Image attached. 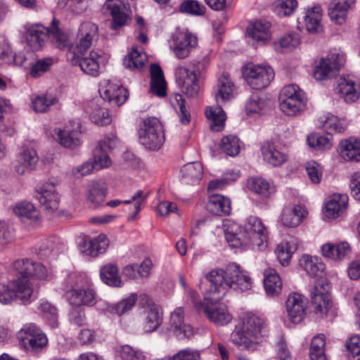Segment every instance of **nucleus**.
<instances>
[{
  "instance_id": "1",
  "label": "nucleus",
  "mask_w": 360,
  "mask_h": 360,
  "mask_svg": "<svg viewBox=\"0 0 360 360\" xmlns=\"http://www.w3.org/2000/svg\"><path fill=\"white\" fill-rule=\"evenodd\" d=\"M210 283V290L206 292L205 299L209 304L204 307L207 319L215 324L223 326L229 323L232 316L221 300L230 288L248 290L252 287V279L241 270L239 265L233 263L225 269H214L205 276Z\"/></svg>"
},
{
  "instance_id": "2",
  "label": "nucleus",
  "mask_w": 360,
  "mask_h": 360,
  "mask_svg": "<svg viewBox=\"0 0 360 360\" xmlns=\"http://www.w3.org/2000/svg\"><path fill=\"white\" fill-rule=\"evenodd\" d=\"M58 21L55 18L51 26L46 27L41 23L26 22L22 25L20 32L25 38L27 45L34 51L41 50L48 39L58 49L68 45V37L58 27Z\"/></svg>"
},
{
  "instance_id": "3",
  "label": "nucleus",
  "mask_w": 360,
  "mask_h": 360,
  "mask_svg": "<svg viewBox=\"0 0 360 360\" xmlns=\"http://www.w3.org/2000/svg\"><path fill=\"white\" fill-rule=\"evenodd\" d=\"M63 290L71 305L92 307L97 302V294L92 282L84 274H70L63 281Z\"/></svg>"
},
{
  "instance_id": "4",
  "label": "nucleus",
  "mask_w": 360,
  "mask_h": 360,
  "mask_svg": "<svg viewBox=\"0 0 360 360\" xmlns=\"http://www.w3.org/2000/svg\"><path fill=\"white\" fill-rule=\"evenodd\" d=\"M266 321L260 316L252 313H246L240 319L231 335V342L238 347L248 348L249 346L264 335Z\"/></svg>"
},
{
  "instance_id": "5",
  "label": "nucleus",
  "mask_w": 360,
  "mask_h": 360,
  "mask_svg": "<svg viewBox=\"0 0 360 360\" xmlns=\"http://www.w3.org/2000/svg\"><path fill=\"white\" fill-rule=\"evenodd\" d=\"M68 59L72 65L79 66L84 73L97 77L107 63L108 56L99 49L92 50L88 54L86 52L76 53V51H68Z\"/></svg>"
},
{
  "instance_id": "6",
  "label": "nucleus",
  "mask_w": 360,
  "mask_h": 360,
  "mask_svg": "<svg viewBox=\"0 0 360 360\" xmlns=\"http://www.w3.org/2000/svg\"><path fill=\"white\" fill-rule=\"evenodd\" d=\"M176 82L181 91L189 98L198 95L200 86L194 64L179 65L175 70Z\"/></svg>"
},
{
  "instance_id": "7",
  "label": "nucleus",
  "mask_w": 360,
  "mask_h": 360,
  "mask_svg": "<svg viewBox=\"0 0 360 360\" xmlns=\"http://www.w3.org/2000/svg\"><path fill=\"white\" fill-rule=\"evenodd\" d=\"M243 75L249 86L259 90L269 85L274 71L270 66L249 63L243 68Z\"/></svg>"
},
{
  "instance_id": "8",
  "label": "nucleus",
  "mask_w": 360,
  "mask_h": 360,
  "mask_svg": "<svg viewBox=\"0 0 360 360\" xmlns=\"http://www.w3.org/2000/svg\"><path fill=\"white\" fill-rule=\"evenodd\" d=\"M52 136L60 146L75 149L82 143L81 124L77 120H70L63 127L55 128Z\"/></svg>"
},
{
  "instance_id": "9",
  "label": "nucleus",
  "mask_w": 360,
  "mask_h": 360,
  "mask_svg": "<svg viewBox=\"0 0 360 360\" xmlns=\"http://www.w3.org/2000/svg\"><path fill=\"white\" fill-rule=\"evenodd\" d=\"M22 346L27 351L39 352L48 343L46 335L34 323L25 324L18 333Z\"/></svg>"
},
{
  "instance_id": "10",
  "label": "nucleus",
  "mask_w": 360,
  "mask_h": 360,
  "mask_svg": "<svg viewBox=\"0 0 360 360\" xmlns=\"http://www.w3.org/2000/svg\"><path fill=\"white\" fill-rule=\"evenodd\" d=\"M330 289V283L326 277L320 276L316 280L310 292V297L316 313L326 314L331 307Z\"/></svg>"
},
{
  "instance_id": "11",
  "label": "nucleus",
  "mask_w": 360,
  "mask_h": 360,
  "mask_svg": "<svg viewBox=\"0 0 360 360\" xmlns=\"http://www.w3.org/2000/svg\"><path fill=\"white\" fill-rule=\"evenodd\" d=\"M98 39L97 25L90 21L82 22L78 27L75 44L69 51H76V53L86 52Z\"/></svg>"
},
{
  "instance_id": "12",
  "label": "nucleus",
  "mask_w": 360,
  "mask_h": 360,
  "mask_svg": "<svg viewBox=\"0 0 360 360\" xmlns=\"http://www.w3.org/2000/svg\"><path fill=\"white\" fill-rule=\"evenodd\" d=\"M60 184L58 179H49L36 188L35 198L45 210L55 211L58 208L60 195L56 186Z\"/></svg>"
},
{
  "instance_id": "13",
  "label": "nucleus",
  "mask_w": 360,
  "mask_h": 360,
  "mask_svg": "<svg viewBox=\"0 0 360 360\" xmlns=\"http://www.w3.org/2000/svg\"><path fill=\"white\" fill-rule=\"evenodd\" d=\"M99 94L111 105L120 106L129 98V92L120 82L115 80L103 79L100 83Z\"/></svg>"
},
{
  "instance_id": "14",
  "label": "nucleus",
  "mask_w": 360,
  "mask_h": 360,
  "mask_svg": "<svg viewBox=\"0 0 360 360\" xmlns=\"http://www.w3.org/2000/svg\"><path fill=\"white\" fill-rule=\"evenodd\" d=\"M39 160L37 152L34 148L22 147L12 163L13 169L18 175H25L35 169Z\"/></svg>"
},
{
  "instance_id": "15",
  "label": "nucleus",
  "mask_w": 360,
  "mask_h": 360,
  "mask_svg": "<svg viewBox=\"0 0 360 360\" xmlns=\"http://www.w3.org/2000/svg\"><path fill=\"white\" fill-rule=\"evenodd\" d=\"M345 61L344 55L330 53L328 57L321 59L316 65L314 72V78L319 81L328 79L335 75Z\"/></svg>"
},
{
  "instance_id": "16",
  "label": "nucleus",
  "mask_w": 360,
  "mask_h": 360,
  "mask_svg": "<svg viewBox=\"0 0 360 360\" xmlns=\"http://www.w3.org/2000/svg\"><path fill=\"white\" fill-rule=\"evenodd\" d=\"M174 45H171L175 56L184 59L189 56L191 52L198 46V38L188 31H177L172 38Z\"/></svg>"
},
{
  "instance_id": "17",
  "label": "nucleus",
  "mask_w": 360,
  "mask_h": 360,
  "mask_svg": "<svg viewBox=\"0 0 360 360\" xmlns=\"http://www.w3.org/2000/svg\"><path fill=\"white\" fill-rule=\"evenodd\" d=\"M270 27V22L264 20H257L250 24L246 29L248 44L255 49L267 44L271 36Z\"/></svg>"
},
{
  "instance_id": "18",
  "label": "nucleus",
  "mask_w": 360,
  "mask_h": 360,
  "mask_svg": "<svg viewBox=\"0 0 360 360\" xmlns=\"http://www.w3.org/2000/svg\"><path fill=\"white\" fill-rule=\"evenodd\" d=\"M140 304L143 309L142 327L146 333H151L158 328V307L155 302L146 294L141 295Z\"/></svg>"
},
{
  "instance_id": "19",
  "label": "nucleus",
  "mask_w": 360,
  "mask_h": 360,
  "mask_svg": "<svg viewBox=\"0 0 360 360\" xmlns=\"http://www.w3.org/2000/svg\"><path fill=\"white\" fill-rule=\"evenodd\" d=\"M109 246V240L104 233L96 237H84L79 243L80 250L86 255L97 257L104 253Z\"/></svg>"
},
{
  "instance_id": "20",
  "label": "nucleus",
  "mask_w": 360,
  "mask_h": 360,
  "mask_svg": "<svg viewBox=\"0 0 360 360\" xmlns=\"http://www.w3.org/2000/svg\"><path fill=\"white\" fill-rule=\"evenodd\" d=\"M244 227L250 233L253 238V245L257 246L259 250H263L267 246V231L260 219L249 217Z\"/></svg>"
},
{
  "instance_id": "21",
  "label": "nucleus",
  "mask_w": 360,
  "mask_h": 360,
  "mask_svg": "<svg viewBox=\"0 0 360 360\" xmlns=\"http://www.w3.org/2000/svg\"><path fill=\"white\" fill-rule=\"evenodd\" d=\"M108 187L105 182L92 181L86 188L85 196L89 205L94 208L101 207L105 201Z\"/></svg>"
},
{
  "instance_id": "22",
  "label": "nucleus",
  "mask_w": 360,
  "mask_h": 360,
  "mask_svg": "<svg viewBox=\"0 0 360 360\" xmlns=\"http://www.w3.org/2000/svg\"><path fill=\"white\" fill-rule=\"evenodd\" d=\"M157 126L158 119L155 117H149L143 120V126L139 131L140 143L150 150L156 148Z\"/></svg>"
},
{
  "instance_id": "23",
  "label": "nucleus",
  "mask_w": 360,
  "mask_h": 360,
  "mask_svg": "<svg viewBox=\"0 0 360 360\" xmlns=\"http://www.w3.org/2000/svg\"><path fill=\"white\" fill-rule=\"evenodd\" d=\"M286 311L292 323H298L305 316V302L299 293L290 294L285 302Z\"/></svg>"
},
{
  "instance_id": "24",
  "label": "nucleus",
  "mask_w": 360,
  "mask_h": 360,
  "mask_svg": "<svg viewBox=\"0 0 360 360\" xmlns=\"http://www.w3.org/2000/svg\"><path fill=\"white\" fill-rule=\"evenodd\" d=\"M261 151L264 160L274 167L281 166L288 160V155L270 141H264L262 143Z\"/></svg>"
},
{
  "instance_id": "25",
  "label": "nucleus",
  "mask_w": 360,
  "mask_h": 360,
  "mask_svg": "<svg viewBox=\"0 0 360 360\" xmlns=\"http://www.w3.org/2000/svg\"><path fill=\"white\" fill-rule=\"evenodd\" d=\"M356 0H331L328 6V15L337 24L345 22L347 12L355 4Z\"/></svg>"
},
{
  "instance_id": "26",
  "label": "nucleus",
  "mask_w": 360,
  "mask_h": 360,
  "mask_svg": "<svg viewBox=\"0 0 360 360\" xmlns=\"http://www.w3.org/2000/svg\"><path fill=\"white\" fill-rule=\"evenodd\" d=\"M105 7L110 11L112 17L111 28L116 30L126 25L129 15L124 12L127 6L122 0H107Z\"/></svg>"
},
{
  "instance_id": "27",
  "label": "nucleus",
  "mask_w": 360,
  "mask_h": 360,
  "mask_svg": "<svg viewBox=\"0 0 360 360\" xmlns=\"http://www.w3.org/2000/svg\"><path fill=\"white\" fill-rule=\"evenodd\" d=\"M13 213L23 223H37L40 219V212L37 207L29 201H20L13 207Z\"/></svg>"
},
{
  "instance_id": "28",
  "label": "nucleus",
  "mask_w": 360,
  "mask_h": 360,
  "mask_svg": "<svg viewBox=\"0 0 360 360\" xmlns=\"http://www.w3.org/2000/svg\"><path fill=\"white\" fill-rule=\"evenodd\" d=\"M338 89L346 102H355L359 98L360 86L349 75L340 78Z\"/></svg>"
},
{
  "instance_id": "29",
  "label": "nucleus",
  "mask_w": 360,
  "mask_h": 360,
  "mask_svg": "<svg viewBox=\"0 0 360 360\" xmlns=\"http://www.w3.org/2000/svg\"><path fill=\"white\" fill-rule=\"evenodd\" d=\"M138 300L136 293H131L128 297L121 300L116 304L103 302V310L106 313L121 316L130 311L135 306Z\"/></svg>"
},
{
  "instance_id": "30",
  "label": "nucleus",
  "mask_w": 360,
  "mask_h": 360,
  "mask_svg": "<svg viewBox=\"0 0 360 360\" xmlns=\"http://www.w3.org/2000/svg\"><path fill=\"white\" fill-rule=\"evenodd\" d=\"M11 287L13 288L14 300H18L25 304L32 302L33 288L27 278L12 280Z\"/></svg>"
},
{
  "instance_id": "31",
  "label": "nucleus",
  "mask_w": 360,
  "mask_h": 360,
  "mask_svg": "<svg viewBox=\"0 0 360 360\" xmlns=\"http://www.w3.org/2000/svg\"><path fill=\"white\" fill-rule=\"evenodd\" d=\"M206 207L210 213L217 216L229 215L231 211L230 200L218 194L210 196Z\"/></svg>"
},
{
  "instance_id": "32",
  "label": "nucleus",
  "mask_w": 360,
  "mask_h": 360,
  "mask_svg": "<svg viewBox=\"0 0 360 360\" xmlns=\"http://www.w3.org/2000/svg\"><path fill=\"white\" fill-rule=\"evenodd\" d=\"M306 214L305 210L299 205L293 207H286L282 211L281 221L284 226L295 227L300 224Z\"/></svg>"
},
{
  "instance_id": "33",
  "label": "nucleus",
  "mask_w": 360,
  "mask_h": 360,
  "mask_svg": "<svg viewBox=\"0 0 360 360\" xmlns=\"http://www.w3.org/2000/svg\"><path fill=\"white\" fill-rule=\"evenodd\" d=\"M182 182L187 185L198 184L203 175L202 165L200 162H189L181 169Z\"/></svg>"
},
{
  "instance_id": "34",
  "label": "nucleus",
  "mask_w": 360,
  "mask_h": 360,
  "mask_svg": "<svg viewBox=\"0 0 360 360\" xmlns=\"http://www.w3.org/2000/svg\"><path fill=\"white\" fill-rule=\"evenodd\" d=\"M146 197L143 195L142 191H139L130 200H111L106 203V205L110 207H116L122 204H131L132 213L129 215L128 220L129 221H134L141 210V206L145 202Z\"/></svg>"
},
{
  "instance_id": "35",
  "label": "nucleus",
  "mask_w": 360,
  "mask_h": 360,
  "mask_svg": "<svg viewBox=\"0 0 360 360\" xmlns=\"http://www.w3.org/2000/svg\"><path fill=\"white\" fill-rule=\"evenodd\" d=\"M100 276L101 281L109 286L121 288L124 285V281L119 275L118 268L115 264L109 263L101 266Z\"/></svg>"
},
{
  "instance_id": "36",
  "label": "nucleus",
  "mask_w": 360,
  "mask_h": 360,
  "mask_svg": "<svg viewBox=\"0 0 360 360\" xmlns=\"http://www.w3.org/2000/svg\"><path fill=\"white\" fill-rule=\"evenodd\" d=\"M226 238L233 248L253 245V238L244 226H239L236 232L226 233Z\"/></svg>"
},
{
  "instance_id": "37",
  "label": "nucleus",
  "mask_w": 360,
  "mask_h": 360,
  "mask_svg": "<svg viewBox=\"0 0 360 360\" xmlns=\"http://www.w3.org/2000/svg\"><path fill=\"white\" fill-rule=\"evenodd\" d=\"M205 114L210 122V127L212 131L218 132L224 129L226 116L221 107L208 106L205 108Z\"/></svg>"
},
{
  "instance_id": "38",
  "label": "nucleus",
  "mask_w": 360,
  "mask_h": 360,
  "mask_svg": "<svg viewBox=\"0 0 360 360\" xmlns=\"http://www.w3.org/2000/svg\"><path fill=\"white\" fill-rule=\"evenodd\" d=\"M264 286L269 296L278 295L282 290V281L278 273L272 269L265 270Z\"/></svg>"
},
{
  "instance_id": "39",
  "label": "nucleus",
  "mask_w": 360,
  "mask_h": 360,
  "mask_svg": "<svg viewBox=\"0 0 360 360\" xmlns=\"http://www.w3.org/2000/svg\"><path fill=\"white\" fill-rule=\"evenodd\" d=\"M340 155L345 160L360 161V141L345 140L339 145Z\"/></svg>"
},
{
  "instance_id": "40",
  "label": "nucleus",
  "mask_w": 360,
  "mask_h": 360,
  "mask_svg": "<svg viewBox=\"0 0 360 360\" xmlns=\"http://www.w3.org/2000/svg\"><path fill=\"white\" fill-rule=\"evenodd\" d=\"M348 198L345 195H334L326 205V215L329 218H335L342 213L347 206Z\"/></svg>"
},
{
  "instance_id": "41",
  "label": "nucleus",
  "mask_w": 360,
  "mask_h": 360,
  "mask_svg": "<svg viewBox=\"0 0 360 360\" xmlns=\"http://www.w3.org/2000/svg\"><path fill=\"white\" fill-rule=\"evenodd\" d=\"M146 55L143 49L133 46L131 51L124 60V65L131 70H141L146 61Z\"/></svg>"
},
{
  "instance_id": "42",
  "label": "nucleus",
  "mask_w": 360,
  "mask_h": 360,
  "mask_svg": "<svg viewBox=\"0 0 360 360\" xmlns=\"http://www.w3.org/2000/svg\"><path fill=\"white\" fill-rule=\"evenodd\" d=\"M322 18V9L320 6H314L308 10L304 17V23L309 32L316 33L322 30L321 20Z\"/></svg>"
},
{
  "instance_id": "43",
  "label": "nucleus",
  "mask_w": 360,
  "mask_h": 360,
  "mask_svg": "<svg viewBox=\"0 0 360 360\" xmlns=\"http://www.w3.org/2000/svg\"><path fill=\"white\" fill-rule=\"evenodd\" d=\"M58 101V98L52 94L38 95L31 99L32 108L37 113L48 112Z\"/></svg>"
},
{
  "instance_id": "44",
  "label": "nucleus",
  "mask_w": 360,
  "mask_h": 360,
  "mask_svg": "<svg viewBox=\"0 0 360 360\" xmlns=\"http://www.w3.org/2000/svg\"><path fill=\"white\" fill-rule=\"evenodd\" d=\"M248 188L253 192L264 197H269L275 192V187L266 180L260 177H253L248 181Z\"/></svg>"
},
{
  "instance_id": "45",
  "label": "nucleus",
  "mask_w": 360,
  "mask_h": 360,
  "mask_svg": "<svg viewBox=\"0 0 360 360\" xmlns=\"http://www.w3.org/2000/svg\"><path fill=\"white\" fill-rule=\"evenodd\" d=\"M37 311L53 328L57 326V309L51 303L41 300L37 306Z\"/></svg>"
},
{
  "instance_id": "46",
  "label": "nucleus",
  "mask_w": 360,
  "mask_h": 360,
  "mask_svg": "<svg viewBox=\"0 0 360 360\" xmlns=\"http://www.w3.org/2000/svg\"><path fill=\"white\" fill-rule=\"evenodd\" d=\"M300 265L313 276H319V273H322L324 269V264L318 257L309 255H303L300 260Z\"/></svg>"
},
{
  "instance_id": "47",
  "label": "nucleus",
  "mask_w": 360,
  "mask_h": 360,
  "mask_svg": "<svg viewBox=\"0 0 360 360\" xmlns=\"http://www.w3.org/2000/svg\"><path fill=\"white\" fill-rule=\"evenodd\" d=\"M281 110L288 116L297 115L305 108V99H279Z\"/></svg>"
},
{
  "instance_id": "48",
  "label": "nucleus",
  "mask_w": 360,
  "mask_h": 360,
  "mask_svg": "<svg viewBox=\"0 0 360 360\" xmlns=\"http://www.w3.org/2000/svg\"><path fill=\"white\" fill-rule=\"evenodd\" d=\"M234 85L231 82L228 74H223L219 82V90L216 94V100L219 102V99L222 102L229 101L233 94Z\"/></svg>"
},
{
  "instance_id": "49",
  "label": "nucleus",
  "mask_w": 360,
  "mask_h": 360,
  "mask_svg": "<svg viewBox=\"0 0 360 360\" xmlns=\"http://www.w3.org/2000/svg\"><path fill=\"white\" fill-rule=\"evenodd\" d=\"M179 11L191 15L202 16L205 14L206 8L196 0H185L179 5Z\"/></svg>"
},
{
  "instance_id": "50",
  "label": "nucleus",
  "mask_w": 360,
  "mask_h": 360,
  "mask_svg": "<svg viewBox=\"0 0 360 360\" xmlns=\"http://www.w3.org/2000/svg\"><path fill=\"white\" fill-rule=\"evenodd\" d=\"M308 145L317 150L329 149L333 146L332 135H319L311 134L308 136L307 139Z\"/></svg>"
},
{
  "instance_id": "51",
  "label": "nucleus",
  "mask_w": 360,
  "mask_h": 360,
  "mask_svg": "<svg viewBox=\"0 0 360 360\" xmlns=\"http://www.w3.org/2000/svg\"><path fill=\"white\" fill-rule=\"evenodd\" d=\"M52 57L37 59L30 67V74L34 78H37L48 72L53 65Z\"/></svg>"
},
{
  "instance_id": "52",
  "label": "nucleus",
  "mask_w": 360,
  "mask_h": 360,
  "mask_svg": "<svg viewBox=\"0 0 360 360\" xmlns=\"http://www.w3.org/2000/svg\"><path fill=\"white\" fill-rule=\"evenodd\" d=\"M117 357L120 360H147L148 356L141 350L135 349L129 345H124L117 350Z\"/></svg>"
},
{
  "instance_id": "53",
  "label": "nucleus",
  "mask_w": 360,
  "mask_h": 360,
  "mask_svg": "<svg viewBox=\"0 0 360 360\" xmlns=\"http://www.w3.org/2000/svg\"><path fill=\"white\" fill-rule=\"evenodd\" d=\"M170 103L174 109L179 108V116L180 122L183 124H188L191 121V115L186 108V101L182 95L174 94L170 99Z\"/></svg>"
},
{
  "instance_id": "54",
  "label": "nucleus",
  "mask_w": 360,
  "mask_h": 360,
  "mask_svg": "<svg viewBox=\"0 0 360 360\" xmlns=\"http://www.w3.org/2000/svg\"><path fill=\"white\" fill-rule=\"evenodd\" d=\"M221 150L229 156H236L240 152L239 139L236 136H224L221 141Z\"/></svg>"
},
{
  "instance_id": "55",
  "label": "nucleus",
  "mask_w": 360,
  "mask_h": 360,
  "mask_svg": "<svg viewBox=\"0 0 360 360\" xmlns=\"http://www.w3.org/2000/svg\"><path fill=\"white\" fill-rule=\"evenodd\" d=\"M90 119L97 125H107L111 122L108 110L101 107H94L90 113Z\"/></svg>"
},
{
  "instance_id": "56",
  "label": "nucleus",
  "mask_w": 360,
  "mask_h": 360,
  "mask_svg": "<svg viewBox=\"0 0 360 360\" xmlns=\"http://www.w3.org/2000/svg\"><path fill=\"white\" fill-rule=\"evenodd\" d=\"M305 99L304 92L296 84H292L285 86L279 95V99Z\"/></svg>"
},
{
  "instance_id": "57",
  "label": "nucleus",
  "mask_w": 360,
  "mask_h": 360,
  "mask_svg": "<svg viewBox=\"0 0 360 360\" xmlns=\"http://www.w3.org/2000/svg\"><path fill=\"white\" fill-rule=\"evenodd\" d=\"M104 150H101L100 148H98L92 160H91L95 170L108 168L112 164L110 157Z\"/></svg>"
},
{
  "instance_id": "58",
  "label": "nucleus",
  "mask_w": 360,
  "mask_h": 360,
  "mask_svg": "<svg viewBox=\"0 0 360 360\" xmlns=\"http://www.w3.org/2000/svg\"><path fill=\"white\" fill-rule=\"evenodd\" d=\"M85 0H58V5L62 8L79 14L84 11L86 8Z\"/></svg>"
},
{
  "instance_id": "59",
  "label": "nucleus",
  "mask_w": 360,
  "mask_h": 360,
  "mask_svg": "<svg viewBox=\"0 0 360 360\" xmlns=\"http://www.w3.org/2000/svg\"><path fill=\"white\" fill-rule=\"evenodd\" d=\"M14 270L22 277L30 276V271L33 269V261L29 259H20L13 263Z\"/></svg>"
},
{
  "instance_id": "60",
  "label": "nucleus",
  "mask_w": 360,
  "mask_h": 360,
  "mask_svg": "<svg viewBox=\"0 0 360 360\" xmlns=\"http://www.w3.org/2000/svg\"><path fill=\"white\" fill-rule=\"evenodd\" d=\"M200 353L198 350L186 348L179 351L168 360H200Z\"/></svg>"
},
{
  "instance_id": "61",
  "label": "nucleus",
  "mask_w": 360,
  "mask_h": 360,
  "mask_svg": "<svg viewBox=\"0 0 360 360\" xmlns=\"http://www.w3.org/2000/svg\"><path fill=\"white\" fill-rule=\"evenodd\" d=\"M305 168L310 180L314 184L320 183L322 176L321 165L314 161H311L306 163Z\"/></svg>"
},
{
  "instance_id": "62",
  "label": "nucleus",
  "mask_w": 360,
  "mask_h": 360,
  "mask_svg": "<svg viewBox=\"0 0 360 360\" xmlns=\"http://www.w3.org/2000/svg\"><path fill=\"white\" fill-rule=\"evenodd\" d=\"M13 233L8 226L3 221H0V251L13 240Z\"/></svg>"
},
{
  "instance_id": "63",
  "label": "nucleus",
  "mask_w": 360,
  "mask_h": 360,
  "mask_svg": "<svg viewBox=\"0 0 360 360\" xmlns=\"http://www.w3.org/2000/svg\"><path fill=\"white\" fill-rule=\"evenodd\" d=\"M323 127L328 135H331L333 132L341 133L345 130V127L335 116L328 117L323 122Z\"/></svg>"
},
{
  "instance_id": "64",
  "label": "nucleus",
  "mask_w": 360,
  "mask_h": 360,
  "mask_svg": "<svg viewBox=\"0 0 360 360\" xmlns=\"http://www.w3.org/2000/svg\"><path fill=\"white\" fill-rule=\"evenodd\" d=\"M349 355L354 360H360V336L354 335L347 343Z\"/></svg>"
}]
</instances>
